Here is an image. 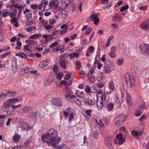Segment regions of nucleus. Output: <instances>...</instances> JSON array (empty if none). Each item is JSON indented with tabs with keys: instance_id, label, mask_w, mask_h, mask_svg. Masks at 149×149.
<instances>
[{
	"instance_id": "13",
	"label": "nucleus",
	"mask_w": 149,
	"mask_h": 149,
	"mask_svg": "<svg viewBox=\"0 0 149 149\" xmlns=\"http://www.w3.org/2000/svg\"><path fill=\"white\" fill-rule=\"evenodd\" d=\"M58 143H56L55 142H54L52 144L49 145L48 146L52 147L53 148L56 149H61L63 148L64 147V146L63 144H62L61 145H60L58 146L56 145V144Z\"/></svg>"
},
{
	"instance_id": "61",
	"label": "nucleus",
	"mask_w": 149,
	"mask_h": 149,
	"mask_svg": "<svg viewBox=\"0 0 149 149\" xmlns=\"http://www.w3.org/2000/svg\"><path fill=\"white\" fill-rule=\"evenodd\" d=\"M93 21L94 24L95 25H97L99 22V18H97L96 19L94 20Z\"/></svg>"
},
{
	"instance_id": "62",
	"label": "nucleus",
	"mask_w": 149,
	"mask_h": 149,
	"mask_svg": "<svg viewBox=\"0 0 149 149\" xmlns=\"http://www.w3.org/2000/svg\"><path fill=\"white\" fill-rule=\"evenodd\" d=\"M90 89V88L89 86H86L85 88V91L87 93H89L91 92Z\"/></svg>"
},
{
	"instance_id": "34",
	"label": "nucleus",
	"mask_w": 149,
	"mask_h": 149,
	"mask_svg": "<svg viewBox=\"0 0 149 149\" xmlns=\"http://www.w3.org/2000/svg\"><path fill=\"white\" fill-rule=\"evenodd\" d=\"M103 73H99L98 74L97 76V80L99 81H101L103 78Z\"/></svg>"
},
{
	"instance_id": "6",
	"label": "nucleus",
	"mask_w": 149,
	"mask_h": 149,
	"mask_svg": "<svg viewBox=\"0 0 149 149\" xmlns=\"http://www.w3.org/2000/svg\"><path fill=\"white\" fill-rule=\"evenodd\" d=\"M96 122L97 124L100 126L103 127L104 126H107L109 123V121L106 118H103L101 120L98 119L96 120Z\"/></svg>"
},
{
	"instance_id": "33",
	"label": "nucleus",
	"mask_w": 149,
	"mask_h": 149,
	"mask_svg": "<svg viewBox=\"0 0 149 149\" xmlns=\"http://www.w3.org/2000/svg\"><path fill=\"white\" fill-rule=\"evenodd\" d=\"M123 61L124 59L123 58H119L117 61V64L118 65L120 66L123 64Z\"/></svg>"
},
{
	"instance_id": "64",
	"label": "nucleus",
	"mask_w": 149,
	"mask_h": 149,
	"mask_svg": "<svg viewBox=\"0 0 149 149\" xmlns=\"http://www.w3.org/2000/svg\"><path fill=\"white\" fill-rule=\"evenodd\" d=\"M105 63L108 65H109L110 64L111 62L110 60L108 59H107L106 61H104Z\"/></svg>"
},
{
	"instance_id": "15",
	"label": "nucleus",
	"mask_w": 149,
	"mask_h": 149,
	"mask_svg": "<svg viewBox=\"0 0 149 149\" xmlns=\"http://www.w3.org/2000/svg\"><path fill=\"white\" fill-rule=\"evenodd\" d=\"M30 109V107L28 106L23 107L20 109L19 113H28Z\"/></svg>"
},
{
	"instance_id": "20",
	"label": "nucleus",
	"mask_w": 149,
	"mask_h": 149,
	"mask_svg": "<svg viewBox=\"0 0 149 149\" xmlns=\"http://www.w3.org/2000/svg\"><path fill=\"white\" fill-rule=\"evenodd\" d=\"M31 68L26 67L24 68L21 69L20 72L21 74H25L29 72V70Z\"/></svg>"
},
{
	"instance_id": "50",
	"label": "nucleus",
	"mask_w": 149,
	"mask_h": 149,
	"mask_svg": "<svg viewBox=\"0 0 149 149\" xmlns=\"http://www.w3.org/2000/svg\"><path fill=\"white\" fill-rule=\"evenodd\" d=\"M65 97H66L71 98L72 99L76 97L75 95L70 94L66 95H65Z\"/></svg>"
},
{
	"instance_id": "48",
	"label": "nucleus",
	"mask_w": 149,
	"mask_h": 149,
	"mask_svg": "<svg viewBox=\"0 0 149 149\" xmlns=\"http://www.w3.org/2000/svg\"><path fill=\"white\" fill-rule=\"evenodd\" d=\"M141 114V112L139 110H136L135 111V114L137 116H139Z\"/></svg>"
},
{
	"instance_id": "27",
	"label": "nucleus",
	"mask_w": 149,
	"mask_h": 149,
	"mask_svg": "<svg viewBox=\"0 0 149 149\" xmlns=\"http://www.w3.org/2000/svg\"><path fill=\"white\" fill-rule=\"evenodd\" d=\"M107 107L108 111H111L113 108L114 105L112 103H109L107 104Z\"/></svg>"
},
{
	"instance_id": "52",
	"label": "nucleus",
	"mask_w": 149,
	"mask_h": 149,
	"mask_svg": "<svg viewBox=\"0 0 149 149\" xmlns=\"http://www.w3.org/2000/svg\"><path fill=\"white\" fill-rule=\"evenodd\" d=\"M104 85V83L102 82H100L97 84V86L98 87L100 88L103 87Z\"/></svg>"
},
{
	"instance_id": "17",
	"label": "nucleus",
	"mask_w": 149,
	"mask_h": 149,
	"mask_svg": "<svg viewBox=\"0 0 149 149\" xmlns=\"http://www.w3.org/2000/svg\"><path fill=\"white\" fill-rule=\"evenodd\" d=\"M126 99L127 102L129 106H130L132 104V99L131 98L130 95L129 93L127 92L126 93Z\"/></svg>"
},
{
	"instance_id": "49",
	"label": "nucleus",
	"mask_w": 149,
	"mask_h": 149,
	"mask_svg": "<svg viewBox=\"0 0 149 149\" xmlns=\"http://www.w3.org/2000/svg\"><path fill=\"white\" fill-rule=\"evenodd\" d=\"M68 29V27L65 28L63 29L60 32L61 34H63L65 33L67 31Z\"/></svg>"
},
{
	"instance_id": "23",
	"label": "nucleus",
	"mask_w": 149,
	"mask_h": 149,
	"mask_svg": "<svg viewBox=\"0 0 149 149\" xmlns=\"http://www.w3.org/2000/svg\"><path fill=\"white\" fill-rule=\"evenodd\" d=\"M29 117L30 118L32 119H36L37 117V113L36 112H34L31 113L29 115Z\"/></svg>"
},
{
	"instance_id": "3",
	"label": "nucleus",
	"mask_w": 149,
	"mask_h": 149,
	"mask_svg": "<svg viewBox=\"0 0 149 149\" xmlns=\"http://www.w3.org/2000/svg\"><path fill=\"white\" fill-rule=\"evenodd\" d=\"M125 78L127 86L128 88H131L134 82L133 78L129 74L127 73L125 75Z\"/></svg>"
},
{
	"instance_id": "12",
	"label": "nucleus",
	"mask_w": 149,
	"mask_h": 149,
	"mask_svg": "<svg viewBox=\"0 0 149 149\" xmlns=\"http://www.w3.org/2000/svg\"><path fill=\"white\" fill-rule=\"evenodd\" d=\"M9 100L11 104H12V103L20 102L22 101V98L21 97L19 96L17 97L12 98L9 99Z\"/></svg>"
},
{
	"instance_id": "4",
	"label": "nucleus",
	"mask_w": 149,
	"mask_h": 149,
	"mask_svg": "<svg viewBox=\"0 0 149 149\" xmlns=\"http://www.w3.org/2000/svg\"><path fill=\"white\" fill-rule=\"evenodd\" d=\"M141 52L143 54H149V45L147 44H143L140 47Z\"/></svg>"
},
{
	"instance_id": "7",
	"label": "nucleus",
	"mask_w": 149,
	"mask_h": 149,
	"mask_svg": "<svg viewBox=\"0 0 149 149\" xmlns=\"http://www.w3.org/2000/svg\"><path fill=\"white\" fill-rule=\"evenodd\" d=\"M103 72L104 74H109L113 69V67L110 65H105L103 68Z\"/></svg>"
},
{
	"instance_id": "11",
	"label": "nucleus",
	"mask_w": 149,
	"mask_h": 149,
	"mask_svg": "<svg viewBox=\"0 0 149 149\" xmlns=\"http://www.w3.org/2000/svg\"><path fill=\"white\" fill-rule=\"evenodd\" d=\"M83 101L86 105L90 106L93 105L94 104V100L89 98H84Z\"/></svg>"
},
{
	"instance_id": "30",
	"label": "nucleus",
	"mask_w": 149,
	"mask_h": 149,
	"mask_svg": "<svg viewBox=\"0 0 149 149\" xmlns=\"http://www.w3.org/2000/svg\"><path fill=\"white\" fill-rule=\"evenodd\" d=\"M95 67H93L92 68L91 71H90V73H89L88 74V78H89V77H90L91 78H92V77L91 76L90 77V76L91 75H92L95 72Z\"/></svg>"
},
{
	"instance_id": "39",
	"label": "nucleus",
	"mask_w": 149,
	"mask_h": 149,
	"mask_svg": "<svg viewBox=\"0 0 149 149\" xmlns=\"http://www.w3.org/2000/svg\"><path fill=\"white\" fill-rule=\"evenodd\" d=\"M98 133L97 131H94L93 133V138L95 139H98Z\"/></svg>"
},
{
	"instance_id": "45",
	"label": "nucleus",
	"mask_w": 149,
	"mask_h": 149,
	"mask_svg": "<svg viewBox=\"0 0 149 149\" xmlns=\"http://www.w3.org/2000/svg\"><path fill=\"white\" fill-rule=\"evenodd\" d=\"M75 66L78 69H80L81 68V62L79 61H77L75 63Z\"/></svg>"
},
{
	"instance_id": "2",
	"label": "nucleus",
	"mask_w": 149,
	"mask_h": 149,
	"mask_svg": "<svg viewBox=\"0 0 149 149\" xmlns=\"http://www.w3.org/2000/svg\"><path fill=\"white\" fill-rule=\"evenodd\" d=\"M125 118L123 114H119L116 117L114 120V123L116 126L122 125L125 121Z\"/></svg>"
},
{
	"instance_id": "35",
	"label": "nucleus",
	"mask_w": 149,
	"mask_h": 149,
	"mask_svg": "<svg viewBox=\"0 0 149 149\" xmlns=\"http://www.w3.org/2000/svg\"><path fill=\"white\" fill-rule=\"evenodd\" d=\"M90 90L91 92L92 93H94L97 92V90L96 88L94 86H92L90 88Z\"/></svg>"
},
{
	"instance_id": "43",
	"label": "nucleus",
	"mask_w": 149,
	"mask_h": 149,
	"mask_svg": "<svg viewBox=\"0 0 149 149\" xmlns=\"http://www.w3.org/2000/svg\"><path fill=\"white\" fill-rule=\"evenodd\" d=\"M45 3V1L42 0L41 2V3L39 5V10H41L43 7L44 6V4Z\"/></svg>"
},
{
	"instance_id": "59",
	"label": "nucleus",
	"mask_w": 149,
	"mask_h": 149,
	"mask_svg": "<svg viewBox=\"0 0 149 149\" xmlns=\"http://www.w3.org/2000/svg\"><path fill=\"white\" fill-rule=\"evenodd\" d=\"M109 1V0H102L101 1V3L102 4H107Z\"/></svg>"
},
{
	"instance_id": "24",
	"label": "nucleus",
	"mask_w": 149,
	"mask_h": 149,
	"mask_svg": "<svg viewBox=\"0 0 149 149\" xmlns=\"http://www.w3.org/2000/svg\"><path fill=\"white\" fill-rule=\"evenodd\" d=\"M138 105L140 110H142L146 108V107L145 106L144 102L143 101L139 102L138 104Z\"/></svg>"
},
{
	"instance_id": "14",
	"label": "nucleus",
	"mask_w": 149,
	"mask_h": 149,
	"mask_svg": "<svg viewBox=\"0 0 149 149\" xmlns=\"http://www.w3.org/2000/svg\"><path fill=\"white\" fill-rule=\"evenodd\" d=\"M121 19V17L119 13H116L113 17V20L116 22H118Z\"/></svg>"
},
{
	"instance_id": "38",
	"label": "nucleus",
	"mask_w": 149,
	"mask_h": 149,
	"mask_svg": "<svg viewBox=\"0 0 149 149\" xmlns=\"http://www.w3.org/2000/svg\"><path fill=\"white\" fill-rule=\"evenodd\" d=\"M11 66L12 67V71L14 73H15L17 70V65L16 64L15 65V66L14 65H11Z\"/></svg>"
},
{
	"instance_id": "56",
	"label": "nucleus",
	"mask_w": 149,
	"mask_h": 149,
	"mask_svg": "<svg viewBox=\"0 0 149 149\" xmlns=\"http://www.w3.org/2000/svg\"><path fill=\"white\" fill-rule=\"evenodd\" d=\"M88 49L91 50V52H90V53L92 54L94 52L95 50V48L93 46H91Z\"/></svg>"
},
{
	"instance_id": "46",
	"label": "nucleus",
	"mask_w": 149,
	"mask_h": 149,
	"mask_svg": "<svg viewBox=\"0 0 149 149\" xmlns=\"http://www.w3.org/2000/svg\"><path fill=\"white\" fill-rule=\"evenodd\" d=\"M129 8V6L128 5H126L125 6L122 8L120 10V11L121 12H123L124 10L127 9Z\"/></svg>"
},
{
	"instance_id": "16",
	"label": "nucleus",
	"mask_w": 149,
	"mask_h": 149,
	"mask_svg": "<svg viewBox=\"0 0 149 149\" xmlns=\"http://www.w3.org/2000/svg\"><path fill=\"white\" fill-rule=\"evenodd\" d=\"M20 125L21 127L22 130H25L29 129V124L27 123L22 122L20 123Z\"/></svg>"
},
{
	"instance_id": "37",
	"label": "nucleus",
	"mask_w": 149,
	"mask_h": 149,
	"mask_svg": "<svg viewBox=\"0 0 149 149\" xmlns=\"http://www.w3.org/2000/svg\"><path fill=\"white\" fill-rule=\"evenodd\" d=\"M101 99L102 101L104 102H105L106 100V95L104 93H102Z\"/></svg>"
},
{
	"instance_id": "51",
	"label": "nucleus",
	"mask_w": 149,
	"mask_h": 149,
	"mask_svg": "<svg viewBox=\"0 0 149 149\" xmlns=\"http://www.w3.org/2000/svg\"><path fill=\"white\" fill-rule=\"evenodd\" d=\"M58 45V43L56 42H55L52 43L51 45H50L49 47L50 48H52L53 47H56Z\"/></svg>"
},
{
	"instance_id": "42",
	"label": "nucleus",
	"mask_w": 149,
	"mask_h": 149,
	"mask_svg": "<svg viewBox=\"0 0 149 149\" xmlns=\"http://www.w3.org/2000/svg\"><path fill=\"white\" fill-rule=\"evenodd\" d=\"M98 17V16L95 14H93L90 17V19L91 20L93 21L95 19H96Z\"/></svg>"
},
{
	"instance_id": "29",
	"label": "nucleus",
	"mask_w": 149,
	"mask_h": 149,
	"mask_svg": "<svg viewBox=\"0 0 149 149\" xmlns=\"http://www.w3.org/2000/svg\"><path fill=\"white\" fill-rule=\"evenodd\" d=\"M76 95L77 97L79 98L83 97L84 96L83 93L80 91H76Z\"/></svg>"
},
{
	"instance_id": "5",
	"label": "nucleus",
	"mask_w": 149,
	"mask_h": 149,
	"mask_svg": "<svg viewBox=\"0 0 149 149\" xmlns=\"http://www.w3.org/2000/svg\"><path fill=\"white\" fill-rule=\"evenodd\" d=\"M51 102L53 105L58 107H61L62 105L61 100L59 98H53Z\"/></svg>"
},
{
	"instance_id": "9",
	"label": "nucleus",
	"mask_w": 149,
	"mask_h": 149,
	"mask_svg": "<svg viewBox=\"0 0 149 149\" xmlns=\"http://www.w3.org/2000/svg\"><path fill=\"white\" fill-rule=\"evenodd\" d=\"M142 28L144 29H149V19H148L144 21L141 24Z\"/></svg>"
},
{
	"instance_id": "8",
	"label": "nucleus",
	"mask_w": 149,
	"mask_h": 149,
	"mask_svg": "<svg viewBox=\"0 0 149 149\" xmlns=\"http://www.w3.org/2000/svg\"><path fill=\"white\" fill-rule=\"evenodd\" d=\"M112 138L110 136L107 137L105 141V144L106 147L109 148H110L112 144Z\"/></svg>"
},
{
	"instance_id": "25",
	"label": "nucleus",
	"mask_w": 149,
	"mask_h": 149,
	"mask_svg": "<svg viewBox=\"0 0 149 149\" xmlns=\"http://www.w3.org/2000/svg\"><path fill=\"white\" fill-rule=\"evenodd\" d=\"M20 137V136L19 135L17 134H15L13 136V140L15 142L18 141Z\"/></svg>"
},
{
	"instance_id": "55",
	"label": "nucleus",
	"mask_w": 149,
	"mask_h": 149,
	"mask_svg": "<svg viewBox=\"0 0 149 149\" xmlns=\"http://www.w3.org/2000/svg\"><path fill=\"white\" fill-rule=\"evenodd\" d=\"M146 118V117L145 115H143L142 116L139 118V120L140 121L142 122Z\"/></svg>"
},
{
	"instance_id": "40",
	"label": "nucleus",
	"mask_w": 149,
	"mask_h": 149,
	"mask_svg": "<svg viewBox=\"0 0 149 149\" xmlns=\"http://www.w3.org/2000/svg\"><path fill=\"white\" fill-rule=\"evenodd\" d=\"M10 53L9 52H6L5 53V54H3L1 55L0 56V58L1 59H3V58L7 56L10 55Z\"/></svg>"
},
{
	"instance_id": "19",
	"label": "nucleus",
	"mask_w": 149,
	"mask_h": 149,
	"mask_svg": "<svg viewBox=\"0 0 149 149\" xmlns=\"http://www.w3.org/2000/svg\"><path fill=\"white\" fill-rule=\"evenodd\" d=\"M11 105L9 100L5 102L3 104V107L5 109L9 108V107Z\"/></svg>"
},
{
	"instance_id": "41",
	"label": "nucleus",
	"mask_w": 149,
	"mask_h": 149,
	"mask_svg": "<svg viewBox=\"0 0 149 149\" xmlns=\"http://www.w3.org/2000/svg\"><path fill=\"white\" fill-rule=\"evenodd\" d=\"M35 29V26H33L29 27H28L27 29V31L28 32H30V31L34 30Z\"/></svg>"
},
{
	"instance_id": "47",
	"label": "nucleus",
	"mask_w": 149,
	"mask_h": 149,
	"mask_svg": "<svg viewBox=\"0 0 149 149\" xmlns=\"http://www.w3.org/2000/svg\"><path fill=\"white\" fill-rule=\"evenodd\" d=\"M53 70L55 73H57L58 72V69L56 65H54L53 66Z\"/></svg>"
},
{
	"instance_id": "10",
	"label": "nucleus",
	"mask_w": 149,
	"mask_h": 149,
	"mask_svg": "<svg viewBox=\"0 0 149 149\" xmlns=\"http://www.w3.org/2000/svg\"><path fill=\"white\" fill-rule=\"evenodd\" d=\"M116 138L118 140V143L119 144L122 145L124 142L125 139L123 137V135L121 134H117L116 136Z\"/></svg>"
},
{
	"instance_id": "58",
	"label": "nucleus",
	"mask_w": 149,
	"mask_h": 149,
	"mask_svg": "<svg viewBox=\"0 0 149 149\" xmlns=\"http://www.w3.org/2000/svg\"><path fill=\"white\" fill-rule=\"evenodd\" d=\"M121 104L120 102H118L116 103V107L117 108H119L121 107Z\"/></svg>"
},
{
	"instance_id": "57",
	"label": "nucleus",
	"mask_w": 149,
	"mask_h": 149,
	"mask_svg": "<svg viewBox=\"0 0 149 149\" xmlns=\"http://www.w3.org/2000/svg\"><path fill=\"white\" fill-rule=\"evenodd\" d=\"M109 55L111 57L113 58H115L116 56V55L115 52H111Z\"/></svg>"
},
{
	"instance_id": "36",
	"label": "nucleus",
	"mask_w": 149,
	"mask_h": 149,
	"mask_svg": "<svg viewBox=\"0 0 149 149\" xmlns=\"http://www.w3.org/2000/svg\"><path fill=\"white\" fill-rule=\"evenodd\" d=\"M41 36L40 34H38L30 36V38L31 39H36Z\"/></svg>"
},
{
	"instance_id": "22",
	"label": "nucleus",
	"mask_w": 149,
	"mask_h": 149,
	"mask_svg": "<svg viewBox=\"0 0 149 149\" xmlns=\"http://www.w3.org/2000/svg\"><path fill=\"white\" fill-rule=\"evenodd\" d=\"M5 92L7 96H10V97H13L16 95V92H10L7 90L4 91Z\"/></svg>"
},
{
	"instance_id": "44",
	"label": "nucleus",
	"mask_w": 149,
	"mask_h": 149,
	"mask_svg": "<svg viewBox=\"0 0 149 149\" xmlns=\"http://www.w3.org/2000/svg\"><path fill=\"white\" fill-rule=\"evenodd\" d=\"M25 42L27 43L30 44L32 45L35 44L36 43V42L33 40H26L25 41Z\"/></svg>"
},
{
	"instance_id": "21",
	"label": "nucleus",
	"mask_w": 149,
	"mask_h": 149,
	"mask_svg": "<svg viewBox=\"0 0 149 149\" xmlns=\"http://www.w3.org/2000/svg\"><path fill=\"white\" fill-rule=\"evenodd\" d=\"M97 105L98 109L99 110H100L103 107V105L104 104H105V102H104L101 101V102H98L97 100Z\"/></svg>"
},
{
	"instance_id": "18",
	"label": "nucleus",
	"mask_w": 149,
	"mask_h": 149,
	"mask_svg": "<svg viewBox=\"0 0 149 149\" xmlns=\"http://www.w3.org/2000/svg\"><path fill=\"white\" fill-rule=\"evenodd\" d=\"M49 61L46 59L40 63L39 66L40 68H43L47 65L49 63Z\"/></svg>"
},
{
	"instance_id": "32",
	"label": "nucleus",
	"mask_w": 149,
	"mask_h": 149,
	"mask_svg": "<svg viewBox=\"0 0 149 149\" xmlns=\"http://www.w3.org/2000/svg\"><path fill=\"white\" fill-rule=\"evenodd\" d=\"M60 64L61 67L63 68L64 69H65L66 62L64 60H62L60 61Z\"/></svg>"
},
{
	"instance_id": "54",
	"label": "nucleus",
	"mask_w": 149,
	"mask_h": 149,
	"mask_svg": "<svg viewBox=\"0 0 149 149\" xmlns=\"http://www.w3.org/2000/svg\"><path fill=\"white\" fill-rule=\"evenodd\" d=\"M132 134L134 136H137L138 135V132L135 131H132Z\"/></svg>"
},
{
	"instance_id": "31",
	"label": "nucleus",
	"mask_w": 149,
	"mask_h": 149,
	"mask_svg": "<svg viewBox=\"0 0 149 149\" xmlns=\"http://www.w3.org/2000/svg\"><path fill=\"white\" fill-rule=\"evenodd\" d=\"M64 46L63 45H59L56 47L55 49H53V52H56L57 51H59L60 49H61V48L62 47V48H64Z\"/></svg>"
},
{
	"instance_id": "28",
	"label": "nucleus",
	"mask_w": 149,
	"mask_h": 149,
	"mask_svg": "<svg viewBox=\"0 0 149 149\" xmlns=\"http://www.w3.org/2000/svg\"><path fill=\"white\" fill-rule=\"evenodd\" d=\"M48 2L45 1V3L44 4L43 9L45 11L48 10L50 8L49 5H48Z\"/></svg>"
},
{
	"instance_id": "60",
	"label": "nucleus",
	"mask_w": 149,
	"mask_h": 149,
	"mask_svg": "<svg viewBox=\"0 0 149 149\" xmlns=\"http://www.w3.org/2000/svg\"><path fill=\"white\" fill-rule=\"evenodd\" d=\"M63 73L62 72L59 73L56 76V77L57 78L59 79L61 78L63 75Z\"/></svg>"
},
{
	"instance_id": "53",
	"label": "nucleus",
	"mask_w": 149,
	"mask_h": 149,
	"mask_svg": "<svg viewBox=\"0 0 149 149\" xmlns=\"http://www.w3.org/2000/svg\"><path fill=\"white\" fill-rule=\"evenodd\" d=\"M71 75L70 74H67L64 78V79L65 80H67L71 77Z\"/></svg>"
},
{
	"instance_id": "63",
	"label": "nucleus",
	"mask_w": 149,
	"mask_h": 149,
	"mask_svg": "<svg viewBox=\"0 0 149 149\" xmlns=\"http://www.w3.org/2000/svg\"><path fill=\"white\" fill-rule=\"evenodd\" d=\"M92 111L91 110H87L86 111V113L88 115L90 116L91 115L90 113Z\"/></svg>"
},
{
	"instance_id": "1",
	"label": "nucleus",
	"mask_w": 149,
	"mask_h": 149,
	"mask_svg": "<svg viewBox=\"0 0 149 149\" xmlns=\"http://www.w3.org/2000/svg\"><path fill=\"white\" fill-rule=\"evenodd\" d=\"M58 135V132L53 128L47 130L46 133L41 136L42 141L44 143H47L48 146L54 142L59 143L61 139L60 137H56Z\"/></svg>"
},
{
	"instance_id": "26",
	"label": "nucleus",
	"mask_w": 149,
	"mask_h": 149,
	"mask_svg": "<svg viewBox=\"0 0 149 149\" xmlns=\"http://www.w3.org/2000/svg\"><path fill=\"white\" fill-rule=\"evenodd\" d=\"M109 87L110 90L109 93L112 92L114 89V84L113 82L111 81L109 84Z\"/></svg>"
}]
</instances>
